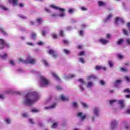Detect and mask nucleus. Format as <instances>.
<instances>
[{"label": "nucleus", "mask_w": 130, "mask_h": 130, "mask_svg": "<svg viewBox=\"0 0 130 130\" xmlns=\"http://www.w3.org/2000/svg\"><path fill=\"white\" fill-rule=\"evenodd\" d=\"M40 99V95L37 92H28L25 95V97L23 101V104L27 106H31Z\"/></svg>", "instance_id": "obj_1"}, {"label": "nucleus", "mask_w": 130, "mask_h": 130, "mask_svg": "<svg viewBox=\"0 0 130 130\" xmlns=\"http://www.w3.org/2000/svg\"><path fill=\"white\" fill-rule=\"evenodd\" d=\"M49 8L51 9H53V10H58L59 14H56V13L52 14V17L53 18H56V17H60L62 18L66 16V14L64 13V11L66 10L63 8H60L59 7L56 6L55 5H50L49 6Z\"/></svg>", "instance_id": "obj_2"}, {"label": "nucleus", "mask_w": 130, "mask_h": 130, "mask_svg": "<svg viewBox=\"0 0 130 130\" xmlns=\"http://www.w3.org/2000/svg\"><path fill=\"white\" fill-rule=\"evenodd\" d=\"M78 81L80 83V89L81 91H84L85 90V88L84 87V85H85L86 88H88L89 89L92 88L94 86V83L92 81L89 82L87 84H86V81L82 79H80Z\"/></svg>", "instance_id": "obj_3"}, {"label": "nucleus", "mask_w": 130, "mask_h": 130, "mask_svg": "<svg viewBox=\"0 0 130 130\" xmlns=\"http://www.w3.org/2000/svg\"><path fill=\"white\" fill-rule=\"evenodd\" d=\"M19 62L22 63H30V64H34V63L36 62V59L32 57L31 55H28L26 60H24L23 58H20Z\"/></svg>", "instance_id": "obj_4"}, {"label": "nucleus", "mask_w": 130, "mask_h": 130, "mask_svg": "<svg viewBox=\"0 0 130 130\" xmlns=\"http://www.w3.org/2000/svg\"><path fill=\"white\" fill-rule=\"evenodd\" d=\"M40 84L41 87H47L50 84V81L45 78V77L41 76L40 79Z\"/></svg>", "instance_id": "obj_5"}, {"label": "nucleus", "mask_w": 130, "mask_h": 130, "mask_svg": "<svg viewBox=\"0 0 130 130\" xmlns=\"http://www.w3.org/2000/svg\"><path fill=\"white\" fill-rule=\"evenodd\" d=\"M110 104L111 105L113 104H116L117 103L118 104H119L120 105V109H123L124 108V104L123 103L124 102V101L123 100H120L119 101H117L116 100H112L110 101Z\"/></svg>", "instance_id": "obj_6"}, {"label": "nucleus", "mask_w": 130, "mask_h": 130, "mask_svg": "<svg viewBox=\"0 0 130 130\" xmlns=\"http://www.w3.org/2000/svg\"><path fill=\"white\" fill-rule=\"evenodd\" d=\"M117 125H118V121H116L115 119L112 120L110 128L112 130L116 129V128H117Z\"/></svg>", "instance_id": "obj_7"}, {"label": "nucleus", "mask_w": 130, "mask_h": 130, "mask_svg": "<svg viewBox=\"0 0 130 130\" xmlns=\"http://www.w3.org/2000/svg\"><path fill=\"white\" fill-rule=\"evenodd\" d=\"M5 46L6 47H10V44L9 43H6L3 39H0V49H3L5 48Z\"/></svg>", "instance_id": "obj_8"}, {"label": "nucleus", "mask_w": 130, "mask_h": 130, "mask_svg": "<svg viewBox=\"0 0 130 130\" xmlns=\"http://www.w3.org/2000/svg\"><path fill=\"white\" fill-rule=\"evenodd\" d=\"M48 52H49V54L52 55V57H54V58H57V57H58V54H57V53H56V52H55V51H54V50H50L48 51Z\"/></svg>", "instance_id": "obj_9"}, {"label": "nucleus", "mask_w": 130, "mask_h": 130, "mask_svg": "<svg viewBox=\"0 0 130 130\" xmlns=\"http://www.w3.org/2000/svg\"><path fill=\"white\" fill-rule=\"evenodd\" d=\"M99 43L103 44L104 45H106V44H108L109 41L108 40L104 39V38H101L99 40Z\"/></svg>", "instance_id": "obj_10"}, {"label": "nucleus", "mask_w": 130, "mask_h": 130, "mask_svg": "<svg viewBox=\"0 0 130 130\" xmlns=\"http://www.w3.org/2000/svg\"><path fill=\"white\" fill-rule=\"evenodd\" d=\"M116 23L117 24H123L124 23V19L122 17H118L116 19Z\"/></svg>", "instance_id": "obj_11"}, {"label": "nucleus", "mask_w": 130, "mask_h": 130, "mask_svg": "<svg viewBox=\"0 0 130 130\" xmlns=\"http://www.w3.org/2000/svg\"><path fill=\"white\" fill-rule=\"evenodd\" d=\"M100 112V110H99V108H94L93 109V113L94 114V116H99Z\"/></svg>", "instance_id": "obj_12"}, {"label": "nucleus", "mask_w": 130, "mask_h": 130, "mask_svg": "<svg viewBox=\"0 0 130 130\" xmlns=\"http://www.w3.org/2000/svg\"><path fill=\"white\" fill-rule=\"evenodd\" d=\"M78 117L81 118L82 120H85L86 119V115L83 114L82 112H79L77 113Z\"/></svg>", "instance_id": "obj_13"}, {"label": "nucleus", "mask_w": 130, "mask_h": 130, "mask_svg": "<svg viewBox=\"0 0 130 130\" xmlns=\"http://www.w3.org/2000/svg\"><path fill=\"white\" fill-rule=\"evenodd\" d=\"M60 99L61 100H62V101H69V98L68 96H66V95H64V94H61L60 96Z\"/></svg>", "instance_id": "obj_14"}, {"label": "nucleus", "mask_w": 130, "mask_h": 130, "mask_svg": "<svg viewBox=\"0 0 130 130\" xmlns=\"http://www.w3.org/2000/svg\"><path fill=\"white\" fill-rule=\"evenodd\" d=\"M76 77V75L74 74H70L69 75H64V78L66 79H72V78H75Z\"/></svg>", "instance_id": "obj_15"}, {"label": "nucleus", "mask_w": 130, "mask_h": 130, "mask_svg": "<svg viewBox=\"0 0 130 130\" xmlns=\"http://www.w3.org/2000/svg\"><path fill=\"white\" fill-rule=\"evenodd\" d=\"M125 94H128L125 95L126 98L130 99V89L127 88L124 90Z\"/></svg>", "instance_id": "obj_16"}, {"label": "nucleus", "mask_w": 130, "mask_h": 130, "mask_svg": "<svg viewBox=\"0 0 130 130\" xmlns=\"http://www.w3.org/2000/svg\"><path fill=\"white\" fill-rule=\"evenodd\" d=\"M113 16V15H112V14H109L108 16L104 19L105 23H107L108 22H109V21L111 20V18H112Z\"/></svg>", "instance_id": "obj_17"}, {"label": "nucleus", "mask_w": 130, "mask_h": 130, "mask_svg": "<svg viewBox=\"0 0 130 130\" xmlns=\"http://www.w3.org/2000/svg\"><path fill=\"white\" fill-rule=\"evenodd\" d=\"M8 2L14 6H18V0H8Z\"/></svg>", "instance_id": "obj_18"}, {"label": "nucleus", "mask_w": 130, "mask_h": 130, "mask_svg": "<svg viewBox=\"0 0 130 130\" xmlns=\"http://www.w3.org/2000/svg\"><path fill=\"white\" fill-rule=\"evenodd\" d=\"M97 79V76H96V75H89L87 77V80H95Z\"/></svg>", "instance_id": "obj_19"}, {"label": "nucleus", "mask_w": 130, "mask_h": 130, "mask_svg": "<svg viewBox=\"0 0 130 130\" xmlns=\"http://www.w3.org/2000/svg\"><path fill=\"white\" fill-rule=\"evenodd\" d=\"M81 106L84 108V109H88L89 108V105L87 104V103L84 102H81Z\"/></svg>", "instance_id": "obj_20"}, {"label": "nucleus", "mask_w": 130, "mask_h": 130, "mask_svg": "<svg viewBox=\"0 0 130 130\" xmlns=\"http://www.w3.org/2000/svg\"><path fill=\"white\" fill-rule=\"evenodd\" d=\"M95 70H96V71H100V70H103V71H106L107 68L106 67H104L103 66H96L95 67Z\"/></svg>", "instance_id": "obj_21"}, {"label": "nucleus", "mask_w": 130, "mask_h": 130, "mask_svg": "<svg viewBox=\"0 0 130 130\" xmlns=\"http://www.w3.org/2000/svg\"><path fill=\"white\" fill-rule=\"evenodd\" d=\"M98 6L99 7H105V6H106V3L102 1H99Z\"/></svg>", "instance_id": "obj_22"}, {"label": "nucleus", "mask_w": 130, "mask_h": 130, "mask_svg": "<svg viewBox=\"0 0 130 130\" xmlns=\"http://www.w3.org/2000/svg\"><path fill=\"white\" fill-rule=\"evenodd\" d=\"M52 75L56 81H60V79H59V77H58L57 76V75H56V74L55 72H52Z\"/></svg>", "instance_id": "obj_23"}, {"label": "nucleus", "mask_w": 130, "mask_h": 130, "mask_svg": "<svg viewBox=\"0 0 130 130\" xmlns=\"http://www.w3.org/2000/svg\"><path fill=\"white\" fill-rule=\"evenodd\" d=\"M0 57L2 59H6V58H8V54L6 53H3L2 55L0 54Z\"/></svg>", "instance_id": "obj_24"}, {"label": "nucleus", "mask_w": 130, "mask_h": 130, "mask_svg": "<svg viewBox=\"0 0 130 130\" xmlns=\"http://www.w3.org/2000/svg\"><path fill=\"white\" fill-rule=\"evenodd\" d=\"M55 107H56V104H54L50 107H46L44 108L45 109H53V108H55Z\"/></svg>", "instance_id": "obj_25"}, {"label": "nucleus", "mask_w": 130, "mask_h": 130, "mask_svg": "<svg viewBox=\"0 0 130 130\" xmlns=\"http://www.w3.org/2000/svg\"><path fill=\"white\" fill-rule=\"evenodd\" d=\"M0 32H2L4 35H5V36H7L8 35V34H7V32L4 30V28H3V26H0Z\"/></svg>", "instance_id": "obj_26"}, {"label": "nucleus", "mask_w": 130, "mask_h": 130, "mask_svg": "<svg viewBox=\"0 0 130 130\" xmlns=\"http://www.w3.org/2000/svg\"><path fill=\"white\" fill-rule=\"evenodd\" d=\"M125 44L127 46H130V38H126L125 40Z\"/></svg>", "instance_id": "obj_27"}, {"label": "nucleus", "mask_w": 130, "mask_h": 130, "mask_svg": "<svg viewBox=\"0 0 130 130\" xmlns=\"http://www.w3.org/2000/svg\"><path fill=\"white\" fill-rule=\"evenodd\" d=\"M43 21V20L42 19V18H38L36 19V22L38 23L39 25H40V24H41L42 23Z\"/></svg>", "instance_id": "obj_28"}, {"label": "nucleus", "mask_w": 130, "mask_h": 130, "mask_svg": "<svg viewBox=\"0 0 130 130\" xmlns=\"http://www.w3.org/2000/svg\"><path fill=\"white\" fill-rule=\"evenodd\" d=\"M40 111V110L36 109V108H33L31 110V112L33 113H38Z\"/></svg>", "instance_id": "obj_29"}, {"label": "nucleus", "mask_w": 130, "mask_h": 130, "mask_svg": "<svg viewBox=\"0 0 130 130\" xmlns=\"http://www.w3.org/2000/svg\"><path fill=\"white\" fill-rule=\"evenodd\" d=\"M5 121L6 123H7V124H10L11 122H12V120L9 118H5Z\"/></svg>", "instance_id": "obj_30"}, {"label": "nucleus", "mask_w": 130, "mask_h": 130, "mask_svg": "<svg viewBox=\"0 0 130 130\" xmlns=\"http://www.w3.org/2000/svg\"><path fill=\"white\" fill-rule=\"evenodd\" d=\"M122 32L123 33V34H124V35H126V36H127V35H128L129 34V32L125 28H123L122 29Z\"/></svg>", "instance_id": "obj_31"}, {"label": "nucleus", "mask_w": 130, "mask_h": 130, "mask_svg": "<svg viewBox=\"0 0 130 130\" xmlns=\"http://www.w3.org/2000/svg\"><path fill=\"white\" fill-rule=\"evenodd\" d=\"M42 62L46 66V67H49V64L48 63V62L46 61V59H42Z\"/></svg>", "instance_id": "obj_32"}, {"label": "nucleus", "mask_w": 130, "mask_h": 130, "mask_svg": "<svg viewBox=\"0 0 130 130\" xmlns=\"http://www.w3.org/2000/svg\"><path fill=\"white\" fill-rule=\"evenodd\" d=\"M124 42V40H123V39H119L117 42V44L118 45H121V44H122V43H123Z\"/></svg>", "instance_id": "obj_33"}, {"label": "nucleus", "mask_w": 130, "mask_h": 130, "mask_svg": "<svg viewBox=\"0 0 130 130\" xmlns=\"http://www.w3.org/2000/svg\"><path fill=\"white\" fill-rule=\"evenodd\" d=\"M72 106H73L74 108H78V107H79V105L77 102H73L72 103Z\"/></svg>", "instance_id": "obj_34"}, {"label": "nucleus", "mask_w": 130, "mask_h": 130, "mask_svg": "<svg viewBox=\"0 0 130 130\" xmlns=\"http://www.w3.org/2000/svg\"><path fill=\"white\" fill-rule=\"evenodd\" d=\"M18 17L20 18L21 19H23V20H26L27 19V17L25 16H24L22 14L18 15Z\"/></svg>", "instance_id": "obj_35"}, {"label": "nucleus", "mask_w": 130, "mask_h": 130, "mask_svg": "<svg viewBox=\"0 0 130 130\" xmlns=\"http://www.w3.org/2000/svg\"><path fill=\"white\" fill-rule=\"evenodd\" d=\"M31 37L32 39H36V37H37L36 33H35V32L31 33Z\"/></svg>", "instance_id": "obj_36"}, {"label": "nucleus", "mask_w": 130, "mask_h": 130, "mask_svg": "<svg viewBox=\"0 0 130 130\" xmlns=\"http://www.w3.org/2000/svg\"><path fill=\"white\" fill-rule=\"evenodd\" d=\"M120 83H121V80H116L115 82V87H117V85H119V84H120Z\"/></svg>", "instance_id": "obj_37"}, {"label": "nucleus", "mask_w": 130, "mask_h": 130, "mask_svg": "<svg viewBox=\"0 0 130 130\" xmlns=\"http://www.w3.org/2000/svg\"><path fill=\"white\" fill-rule=\"evenodd\" d=\"M79 61L80 62H81V63H85L86 62L85 59H84L83 57H80L79 58Z\"/></svg>", "instance_id": "obj_38"}, {"label": "nucleus", "mask_w": 130, "mask_h": 130, "mask_svg": "<svg viewBox=\"0 0 130 130\" xmlns=\"http://www.w3.org/2000/svg\"><path fill=\"white\" fill-rule=\"evenodd\" d=\"M0 8L3 10L4 11H8V8L3 5H0Z\"/></svg>", "instance_id": "obj_39"}, {"label": "nucleus", "mask_w": 130, "mask_h": 130, "mask_svg": "<svg viewBox=\"0 0 130 130\" xmlns=\"http://www.w3.org/2000/svg\"><path fill=\"white\" fill-rule=\"evenodd\" d=\"M85 54H86V53L85 52V51H81L79 53L78 55H79L80 56H83Z\"/></svg>", "instance_id": "obj_40"}, {"label": "nucleus", "mask_w": 130, "mask_h": 130, "mask_svg": "<svg viewBox=\"0 0 130 130\" xmlns=\"http://www.w3.org/2000/svg\"><path fill=\"white\" fill-rule=\"evenodd\" d=\"M74 12H75V9H74L70 8L68 10V13H69V14H73V13H74Z\"/></svg>", "instance_id": "obj_41"}, {"label": "nucleus", "mask_w": 130, "mask_h": 130, "mask_svg": "<svg viewBox=\"0 0 130 130\" xmlns=\"http://www.w3.org/2000/svg\"><path fill=\"white\" fill-rule=\"evenodd\" d=\"M22 117H24L26 118L27 117H28V113H23L22 114Z\"/></svg>", "instance_id": "obj_42"}, {"label": "nucleus", "mask_w": 130, "mask_h": 130, "mask_svg": "<svg viewBox=\"0 0 130 130\" xmlns=\"http://www.w3.org/2000/svg\"><path fill=\"white\" fill-rule=\"evenodd\" d=\"M51 36H52V37L53 38H54V39H56V38H57V35H56V34L53 32L51 34Z\"/></svg>", "instance_id": "obj_43"}, {"label": "nucleus", "mask_w": 130, "mask_h": 130, "mask_svg": "<svg viewBox=\"0 0 130 130\" xmlns=\"http://www.w3.org/2000/svg\"><path fill=\"white\" fill-rule=\"evenodd\" d=\"M44 42L40 41L37 43L38 45H40V46H42V45H44Z\"/></svg>", "instance_id": "obj_44"}, {"label": "nucleus", "mask_w": 130, "mask_h": 130, "mask_svg": "<svg viewBox=\"0 0 130 130\" xmlns=\"http://www.w3.org/2000/svg\"><path fill=\"white\" fill-rule=\"evenodd\" d=\"M6 99V96L4 95V94H0V99L2 100H4V99Z\"/></svg>", "instance_id": "obj_45"}, {"label": "nucleus", "mask_w": 130, "mask_h": 130, "mask_svg": "<svg viewBox=\"0 0 130 130\" xmlns=\"http://www.w3.org/2000/svg\"><path fill=\"white\" fill-rule=\"evenodd\" d=\"M6 93H7V94H13V90L9 89L8 90L6 91Z\"/></svg>", "instance_id": "obj_46"}, {"label": "nucleus", "mask_w": 130, "mask_h": 130, "mask_svg": "<svg viewBox=\"0 0 130 130\" xmlns=\"http://www.w3.org/2000/svg\"><path fill=\"white\" fill-rule=\"evenodd\" d=\"M28 122L33 124L34 123V120H33V119L29 118L28 119Z\"/></svg>", "instance_id": "obj_47"}, {"label": "nucleus", "mask_w": 130, "mask_h": 130, "mask_svg": "<svg viewBox=\"0 0 130 130\" xmlns=\"http://www.w3.org/2000/svg\"><path fill=\"white\" fill-rule=\"evenodd\" d=\"M57 124H58V123L57 122L54 123L52 125V127L53 128H55V127H56L57 126Z\"/></svg>", "instance_id": "obj_48"}, {"label": "nucleus", "mask_w": 130, "mask_h": 130, "mask_svg": "<svg viewBox=\"0 0 130 130\" xmlns=\"http://www.w3.org/2000/svg\"><path fill=\"white\" fill-rule=\"evenodd\" d=\"M106 37L107 39H110V38H111V35L108 34L106 35Z\"/></svg>", "instance_id": "obj_49"}, {"label": "nucleus", "mask_w": 130, "mask_h": 130, "mask_svg": "<svg viewBox=\"0 0 130 130\" xmlns=\"http://www.w3.org/2000/svg\"><path fill=\"white\" fill-rule=\"evenodd\" d=\"M109 64L110 66V68H112V67H113V62H112L111 61H109Z\"/></svg>", "instance_id": "obj_50"}, {"label": "nucleus", "mask_w": 130, "mask_h": 130, "mask_svg": "<svg viewBox=\"0 0 130 130\" xmlns=\"http://www.w3.org/2000/svg\"><path fill=\"white\" fill-rule=\"evenodd\" d=\"M44 10L46 12H47V13H51V11H50V10H49L48 8L46 7L44 8Z\"/></svg>", "instance_id": "obj_51"}, {"label": "nucleus", "mask_w": 130, "mask_h": 130, "mask_svg": "<svg viewBox=\"0 0 130 130\" xmlns=\"http://www.w3.org/2000/svg\"><path fill=\"white\" fill-rule=\"evenodd\" d=\"M125 80L128 82V83H129L130 82V78L128 77V76H125Z\"/></svg>", "instance_id": "obj_52"}, {"label": "nucleus", "mask_w": 130, "mask_h": 130, "mask_svg": "<svg viewBox=\"0 0 130 130\" xmlns=\"http://www.w3.org/2000/svg\"><path fill=\"white\" fill-rule=\"evenodd\" d=\"M10 63L11 66H15V62L13 60H10Z\"/></svg>", "instance_id": "obj_53"}, {"label": "nucleus", "mask_w": 130, "mask_h": 130, "mask_svg": "<svg viewBox=\"0 0 130 130\" xmlns=\"http://www.w3.org/2000/svg\"><path fill=\"white\" fill-rule=\"evenodd\" d=\"M121 71L122 72H127V69L125 68H121Z\"/></svg>", "instance_id": "obj_54"}, {"label": "nucleus", "mask_w": 130, "mask_h": 130, "mask_svg": "<svg viewBox=\"0 0 130 130\" xmlns=\"http://www.w3.org/2000/svg\"><path fill=\"white\" fill-rule=\"evenodd\" d=\"M59 35H60V36H63V30H59Z\"/></svg>", "instance_id": "obj_55"}, {"label": "nucleus", "mask_w": 130, "mask_h": 130, "mask_svg": "<svg viewBox=\"0 0 130 130\" xmlns=\"http://www.w3.org/2000/svg\"><path fill=\"white\" fill-rule=\"evenodd\" d=\"M118 57L119 59H122V58H123V56L122 55L119 54L118 55Z\"/></svg>", "instance_id": "obj_56"}, {"label": "nucleus", "mask_w": 130, "mask_h": 130, "mask_svg": "<svg viewBox=\"0 0 130 130\" xmlns=\"http://www.w3.org/2000/svg\"><path fill=\"white\" fill-rule=\"evenodd\" d=\"M79 35L80 36H83V35H84V30H80L79 31Z\"/></svg>", "instance_id": "obj_57"}, {"label": "nucleus", "mask_w": 130, "mask_h": 130, "mask_svg": "<svg viewBox=\"0 0 130 130\" xmlns=\"http://www.w3.org/2000/svg\"><path fill=\"white\" fill-rule=\"evenodd\" d=\"M100 84L101 85H105V81H104V80H101Z\"/></svg>", "instance_id": "obj_58"}, {"label": "nucleus", "mask_w": 130, "mask_h": 130, "mask_svg": "<svg viewBox=\"0 0 130 130\" xmlns=\"http://www.w3.org/2000/svg\"><path fill=\"white\" fill-rule=\"evenodd\" d=\"M63 51L64 52V53H66V54H69V53H70V51L67 49H64L63 50Z\"/></svg>", "instance_id": "obj_59"}, {"label": "nucleus", "mask_w": 130, "mask_h": 130, "mask_svg": "<svg viewBox=\"0 0 130 130\" xmlns=\"http://www.w3.org/2000/svg\"><path fill=\"white\" fill-rule=\"evenodd\" d=\"M42 35L43 36H46V31H43L42 32Z\"/></svg>", "instance_id": "obj_60"}, {"label": "nucleus", "mask_w": 130, "mask_h": 130, "mask_svg": "<svg viewBox=\"0 0 130 130\" xmlns=\"http://www.w3.org/2000/svg\"><path fill=\"white\" fill-rule=\"evenodd\" d=\"M26 44L27 45H29L30 46H33V44L32 43H31V42H27Z\"/></svg>", "instance_id": "obj_61"}, {"label": "nucleus", "mask_w": 130, "mask_h": 130, "mask_svg": "<svg viewBox=\"0 0 130 130\" xmlns=\"http://www.w3.org/2000/svg\"><path fill=\"white\" fill-rule=\"evenodd\" d=\"M56 89L57 90H61V89H62V87L60 86H59L56 87Z\"/></svg>", "instance_id": "obj_62"}, {"label": "nucleus", "mask_w": 130, "mask_h": 130, "mask_svg": "<svg viewBox=\"0 0 130 130\" xmlns=\"http://www.w3.org/2000/svg\"><path fill=\"white\" fill-rule=\"evenodd\" d=\"M67 31H70V30H72V27H71V26H68V27H67Z\"/></svg>", "instance_id": "obj_63"}, {"label": "nucleus", "mask_w": 130, "mask_h": 130, "mask_svg": "<svg viewBox=\"0 0 130 130\" xmlns=\"http://www.w3.org/2000/svg\"><path fill=\"white\" fill-rule=\"evenodd\" d=\"M126 113H127L128 114H130V109H128L126 111Z\"/></svg>", "instance_id": "obj_64"}]
</instances>
